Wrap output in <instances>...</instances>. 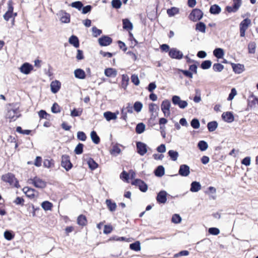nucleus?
<instances>
[{
	"mask_svg": "<svg viewBox=\"0 0 258 258\" xmlns=\"http://www.w3.org/2000/svg\"><path fill=\"white\" fill-rule=\"evenodd\" d=\"M84 145L82 143H79L76 147L74 150L75 153L77 155L82 154L83 152Z\"/></svg>",
	"mask_w": 258,
	"mask_h": 258,
	"instance_id": "49",
	"label": "nucleus"
},
{
	"mask_svg": "<svg viewBox=\"0 0 258 258\" xmlns=\"http://www.w3.org/2000/svg\"><path fill=\"white\" fill-rule=\"evenodd\" d=\"M171 106L170 102L168 100H164L161 105V110L165 117L169 116L170 114V108Z\"/></svg>",
	"mask_w": 258,
	"mask_h": 258,
	"instance_id": "6",
	"label": "nucleus"
},
{
	"mask_svg": "<svg viewBox=\"0 0 258 258\" xmlns=\"http://www.w3.org/2000/svg\"><path fill=\"white\" fill-rule=\"evenodd\" d=\"M168 154L170 159L174 161H176L179 156L178 153L177 151L172 150H169L168 152Z\"/></svg>",
	"mask_w": 258,
	"mask_h": 258,
	"instance_id": "35",
	"label": "nucleus"
},
{
	"mask_svg": "<svg viewBox=\"0 0 258 258\" xmlns=\"http://www.w3.org/2000/svg\"><path fill=\"white\" fill-rule=\"evenodd\" d=\"M218 127V123L216 121L209 122L207 124V127L209 132L215 131Z\"/></svg>",
	"mask_w": 258,
	"mask_h": 258,
	"instance_id": "34",
	"label": "nucleus"
},
{
	"mask_svg": "<svg viewBox=\"0 0 258 258\" xmlns=\"http://www.w3.org/2000/svg\"><path fill=\"white\" fill-rule=\"evenodd\" d=\"M23 191L27 197L31 199H34L37 196V191L35 189L25 187L23 188Z\"/></svg>",
	"mask_w": 258,
	"mask_h": 258,
	"instance_id": "15",
	"label": "nucleus"
},
{
	"mask_svg": "<svg viewBox=\"0 0 258 258\" xmlns=\"http://www.w3.org/2000/svg\"><path fill=\"white\" fill-rule=\"evenodd\" d=\"M203 16V12L199 9H195L192 10L189 15V19L194 21L196 22L200 20Z\"/></svg>",
	"mask_w": 258,
	"mask_h": 258,
	"instance_id": "3",
	"label": "nucleus"
},
{
	"mask_svg": "<svg viewBox=\"0 0 258 258\" xmlns=\"http://www.w3.org/2000/svg\"><path fill=\"white\" fill-rule=\"evenodd\" d=\"M4 237L8 240H11L14 237V234L12 231L7 230L4 232Z\"/></svg>",
	"mask_w": 258,
	"mask_h": 258,
	"instance_id": "47",
	"label": "nucleus"
},
{
	"mask_svg": "<svg viewBox=\"0 0 258 258\" xmlns=\"http://www.w3.org/2000/svg\"><path fill=\"white\" fill-rule=\"evenodd\" d=\"M256 43L254 42H250L248 44V52L251 54L255 53Z\"/></svg>",
	"mask_w": 258,
	"mask_h": 258,
	"instance_id": "44",
	"label": "nucleus"
},
{
	"mask_svg": "<svg viewBox=\"0 0 258 258\" xmlns=\"http://www.w3.org/2000/svg\"><path fill=\"white\" fill-rule=\"evenodd\" d=\"M221 11V8L217 5H213L211 6L210 12L212 14H218Z\"/></svg>",
	"mask_w": 258,
	"mask_h": 258,
	"instance_id": "31",
	"label": "nucleus"
},
{
	"mask_svg": "<svg viewBox=\"0 0 258 258\" xmlns=\"http://www.w3.org/2000/svg\"><path fill=\"white\" fill-rule=\"evenodd\" d=\"M91 138L94 143L98 144L100 143V138L95 131H92L91 133Z\"/></svg>",
	"mask_w": 258,
	"mask_h": 258,
	"instance_id": "36",
	"label": "nucleus"
},
{
	"mask_svg": "<svg viewBox=\"0 0 258 258\" xmlns=\"http://www.w3.org/2000/svg\"><path fill=\"white\" fill-rule=\"evenodd\" d=\"M41 207L45 211L51 210L52 204L48 201H44L42 203Z\"/></svg>",
	"mask_w": 258,
	"mask_h": 258,
	"instance_id": "43",
	"label": "nucleus"
},
{
	"mask_svg": "<svg viewBox=\"0 0 258 258\" xmlns=\"http://www.w3.org/2000/svg\"><path fill=\"white\" fill-rule=\"evenodd\" d=\"M147 146L146 144L138 142L137 143V152L141 156H144L147 152Z\"/></svg>",
	"mask_w": 258,
	"mask_h": 258,
	"instance_id": "13",
	"label": "nucleus"
},
{
	"mask_svg": "<svg viewBox=\"0 0 258 258\" xmlns=\"http://www.w3.org/2000/svg\"><path fill=\"white\" fill-rule=\"evenodd\" d=\"M123 28L126 30H131L133 28L132 23L127 19L122 20Z\"/></svg>",
	"mask_w": 258,
	"mask_h": 258,
	"instance_id": "25",
	"label": "nucleus"
},
{
	"mask_svg": "<svg viewBox=\"0 0 258 258\" xmlns=\"http://www.w3.org/2000/svg\"><path fill=\"white\" fill-rule=\"evenodd\" d=\"M251 23V20L248 18H246L240 23V35L241 37L245 36V31Z\"/></svg>",
	"mask_w": 258,
	"mask_h": 258,
	"instance_id": "5",
	"label": "nucleus"
},
{
	"mask_svg": "<svg viewBox=\"0 0 258 258\" xmlns=\"http://www.w3.org/2000/svg\"><path fill=\"white\" fill-rule=\"evenodd\" d=\"M178 173L182 176H187L190 173L189 167L185 164L181 165Z\"/></svg>",
	"mask_w": 258,
	"mask_h": 258,
	"instance_id": "17",
	"label": "nucleus"
},
{
	"mask_svg": "<svg viewBox=\"0 0 258 258\" xmlns=\"http://www.w3.org/2000/svg\"><path fill=\"white\" fill-rule=\"evenodd\" d=\"M179 13V9L176 7H172L167 10V13L169 17H172Z\"/></svg>",
	"mask_w": 258,
	"mask_h": 258,
	"instance_id": "42",
	"label": "nucleus"
},
{
	"mask_svg": "<svg viewBox=\"0 0 258 258\" xmlns=\"http://www.w3.org/2000/svg\"><path fill=\"white\" fill-rule=\"evenodd\" d=\"M16 132L23 135H29L31 131L28 130H23L21 126H18L16 128Z\"/></svg>",
	"mask_w": 258,
	"mask_h": 258,
	"instance_id": "58",
	"label": "nucleus"
},
{
	"mask_svg": "<svg viewBox=\"0 0 258 258\" xmlns=\"http://www.w3.org/2000/svg\"><path fill=\"white\" fill-rule=\"evenodd\" d=\"M51 111L53 113H56L60 111L59 106L57 103H54L51 107Z\"/></svg>",
	"mask_w": 258,
	"mask_h": 258,
	"instance_id": "61",
	"label": "nucleus"
},
{
	"mask_svg": "<svg viewBox=\"0 0 258 258\" xmlns=\"http://www.w3.org/2000/svg\"><path fill=\"white\" fill-rule=\"evenodd\" d=\"M104 116L107 121L111 120H114L117 118V115L115 113H113L110 111H107L104 113Z\"/></svg>",
	"mask_w": 258,
	"mask_h": 258,
	"instance_id": "26",
	"label": "nucleus"
},
{
	"mask_svg": "<svg viewBox=\"0 0 258 258\" xmlns=\"http://www.w3.org/2000/svg\"><path fill=\"white\" fill-rule=\"evenodd\" d=\"M213 69L215 72H221L224 69V66L219 63H214Z\"/></svg>",
	"mask_w": 258,
	"mask_h": 258,
	"instance_id": "48",
	"label": "nucleus"
},
{
	"mask_svg": "<svg viewBox=\"0 0 258 258\" xmlns=\"http://www.w3.org/2000/svg\"><path fill=\"white\" fill-rule=\"evenodd\" d=\"M20 115V112L18 109H11L7 114V117L12 120H15Z\"/></svg>",
	"mask_w": 258,
	"mask_h": 258,
	"instance_id": "12",
	"label": "nucleus"
},
{
	"mask_svg": "<svg viewBox=\"0 0 258 258\" xmlns=\"http://www.w3.org/2000/svg\"><path fill=\"white\" fill-rule=\"evenodd\" d=\"M197 95L194 98V101L196 103H199L201 101V98L200 96V92L198 89L196 90Z\"/></svg>",
	"mask_w": 258,
	"mask_h": 258,
	"instance_id": "62",
	"label": "nucleus"
},
{
	"mask_svg": "<svg viewBox=\"0 0 258 258\" xmlns=\"http://www.w3.org/2000/svg\"><path fill=\"white\" fill-rule=\"evenodd\" d=\"M75 77L79 79H84L86 74L84 71L81 69H77L74 71Z\"/></svg>",
	"mask_w": 258,
	"mask_h": 258,
	"instance_id": "22",
	"label": "nucleus"
},
{
	"mask_svg": "<svg viewBox=\"0 0 258 258\" xmlns=\"http://www.w3.org/2000/svg\"><path fill=\"white\" fill-rule=\"evenodd\" d=\"M155 175L157 177H162L165 174V169L163 166H158L154 171Z\"/></svg>",
	"mask_w": 258,
	"mask_h": 258,
	"instance_id": "29",
	"label": "nucleus"
},
{
	"mask_svg": "<svg viewBox=\"0 0 258 258\" xmlns=\"http://www.w3.org/2000/svg\"><path fill=\"white\" fill-rule=\"evenodd\" d=\"M92 31L93 33V35L95 37H97L98 36L100 35L102 33V30L97 29L95 26L92 28Z\"/></svg>",
	"mask_w": 258,
	"mask_h": 258,
	"instance_id": "55",
	"label": "nucleus"
},
{
	"mask_svg": "<svg viewBox=\"0 0 258 258\" xmlns=\"http://www.w3.org/2000/svg\"><path fill=\"white\" fill-rule=\"evenodd\" d=\"M87 162L91 170H94L98 167V164L92 158L89 159Z\"/></svg>",
	"mask_w": 258,
	"mask_h": 258,
	"instance_id": "46",
	"label": "nucleus"
},
{
	"mask_svg": "<svg viewBox=\"0 0 258 258\" xmlns=\"http://www.w3.org/2000/svg\"><path fill=\"white\" fill-rule=\"evenodd\" d=\"M212 65V61L210 60H204L201 64V67L203 70L209 69Z\"/></svg>",
	"mask_w": 258,
	"mask_h": 258,
	"instance_id": "45",
	"label": "nucleus"
},
{
	"mask_svg": "<svg viewBox=\"0 0 258 258\" xmlns=\"http://www.w3.org/2000/svg\"><path fill=\"white\" fill-rule=\"evenodd\" d=\"M143 107L142 103L140 101H136L134 105V109L137 112L141 111Z\"/></svg>",
	"mask_w": 258,
	"mask_h": 258,
	"instance_id": "51",
	"label": "nucleus"
},
{
	"mask_svg": "<svg viewBox=\"0 0 258 258\" xmlns=\"http://www.w3.org/2000/svg\"><path fill=\"white\" fill-rule=\"evenodd\" d=\"M82 110L81 109H74L71 113V115L72 116H79L81 115Z\"/></svg>",
	"mask_w": 258,
	"mask_h": 258,
	"instance_id": "60",
	"label": "nucleus"
},
{
	"mask_svg": "<svg viewBox=\"0 0 258 258\" xmlns=\"http://www.w3.org/2000/svg\"><path fill=\"white\" fill-rule=\"evenodd\" d=\"M59 15L60 16V21L62 23H68L70 21V15L69 14L65 12L64 11H61L59 12Z\"/></svg>",
	"mask_w": 258,
	"mask_h": 258,
	"instance_id": "21",
	"label": "nucleus"
},
{
	"mask_svg": "<svg viewBox=\"0 0 258 258\" xmlns=\"http://www.w3.org/2000/svg\"><path fill=\"white\" fill-rule=\"evenodd\" d=\"M130 248L133 250L138 251L141 250L140 242L139 241H137L134 243H131L130 245Z\"/></svg>",
	"mask_w": 258,
	"mask_h": 258,
	"instance_id": "39",
	"label": "nucleus"
},
{
	"mask_svg": "<svg viewBox=\"0 0 258 258\" xmlns=\"http://www.w3.org/2000/svg\"><path fill=\"white\" fill-rule=\"evenodd\" d=\"M112 42V38L106 35L103 36L98 39L99 44L102 46H108Z\"/></svg>",
	"mask_w": 258,
	"mask_h": 258,
	"instance_id": "14",
	"label": "nucleus"
},
{
	"mask_svg": "<svg viewBox=\"0 0 258 258\" xmlns=\"http://www.w3.org/2000/svg\"><path fill=\"white\" fill-rule=\"evenodd\" d=\"M237 91L235 88H232L231 90V92L229 94L227 100L229 101L232 100L234 97L236 95Z\"/></svg>",
	"mask_w": 258,
	"mask_h": 258,
	"instance_id": "59",
	"label": "nucleus"
},
{
	"mask_svg": "<svg viewBox=\"0 0 258 258\" xmlns=\"http://www.w3.org/2000/svg\"><path fill=\"white\" fill-rule=\"evenodd\" d=\"M110 152L111 155L116 156L120 153L121 149L119 148L118 144H115L112 146Z\"/></svg>",
	"mask_w": 258,
	"mask_h": 258,
	"instance_id": "30",
	"label": "nucleus"
},
{
	"mask_svg": "<svg viewBox=\"0 0 258 258\" xmlns=\"http://www.w3.org/2000/svg\"><path fill=\"white\" fill-rule=\"evenodd\" d=\"M191 126L195 129L199 128L200 124L199 120L197 118H194L190 122Z\"/></svg>",
	"mask_w": 258,
	"mask_h": 258,
	"instance_id": "53",
	"label": "nucleus"
},
{
	"mask_svg": "<svg viewBox=\"0 0 258 258\" xmlns=\"http://www.w3.org/2000/svg\"><path fill=\"white\" fill-rule=\"evenodd\" d=\"M132 82L136 86L138 85L140 83V81L137 75H133L131 76Z\"/></svg>",
	"mask_w": 258,
	"mask_h": 258,
	"instance_id": "63",
	"label": "nucleus"
},
{
	"mask_svg": "<svg viewBox=\"0 0 258 258\" xmlns=\"http://www.w3.org/2000/svg\"><path fill=\"white\" fill-rule=\"evenodd\" d=\"M201 188V185L199 182L193 181L191 183L190 191L192 192H198Z\"/></svg>",
	"mask_w": 258,
	"mask_h": 258,
	"instance_id": "28",
	"label": "nucleus"
},
{
	"mask_svg": "<svg viewBox=\"0 0 258 258\" xmlns=\"http://www.w3.org/2000/svg\"><path fill=\"white\" fill-rule=\"evenodd\" d=\"M111 4L113 8L119 9L121 6V2L120 0H112Z\"/></svg>",
	"mask_w": 258,
	"mask_h": 258,
	"instance_id": "56",
	"label": "nucleus"
},
{
	"mask_svg": "<svg viewBox=\"0 0 258 258\" xmlns=\"http://www.w3.org/2000/svg\"><path fill=\"white\" fill-rule=\"evenodd\" d=\"M146 126L144 123L141 122L138 123L136 127V132L138 134L143 133L145 130Z\"/></svg>",
	"mask_w": 258,
	"mask_h": 258,
	"instance_id": "37",
	"label": "nucleus"
},
{
	"mask_svg": "<svg viewBox=\"0 0 258 258\" xmlns=\"http://www.w3.org/2000/svg\"><path fill=\"white\" fill-rule=\"evenodd\" d=\"M106 204L107 208L111 212H114L115 211L116 208V204L115 203H112L111 200H106Z\"/></svg>",
	"mask_w": 258,
	"mask_h": 258,
	"instance_id": "33",
	"label": "nucleus"
},
{
	"mask_svg": "<svg viewBox=\"0 0 258 258\" xmlns=\"http://www.w3.org/2000/svg\"><path fill=\"white\" fill-rule=\"evenodd\" d=\"M198 147L202 151L206 150L208 147L207 143L204 141H200L198 144Z\"/></svg>",
	"mask_w": 258,
	"mask_h": 258,
	"instance_id": "41",
	"label": "nucleus"
},
{
	"mask_svg": "<svg viewBox=\"0 0 258 258\" xmlns=\"http://www.w3.org/2000/svg\"><path fill=\"white\" fill-rule=\"evenodd\" d=\"M77 138L79 140L85 141L87 139V137L83 132L79 131L77 133Z\"/></svg>",
	"mask_w": 258,
	"mask_h": 258,
	"instance_id": "54",
	"label": "nucleus"
},
{
	"mask_svg": "<svg viewBox=\"0 0 258 258\" xmlns=\"http://www.w3.org/2000/svg\"><path fill=\"white\" fill-rule=\"evenodd\" d=\"M104 74L108 77H115L117 75V71L113 68H107L105 70Z\"/></svg>",
	"mask_w": 258,
	"mask_h": 258,
	"instance_id": "24",
	"label": "nucleus"
},
{
	"mask_svg": "<svg viewBox=\"0 0 258 258\" xmlns=\"http://www.w3.org/2000/svg\"><path fill=\"white\" fill-rule=\"evenodd\" d=\"M210 234L214 235H217L220 233V230L217 228L212 227L210 228L208 230Z\"/></svg>",
	"mask_w": 258,
	"mask_h": 258,
	"instance_id": "57",
	"label": "nucleus"
},
{
	"mask_svg": "<svg viewBox=\"0 0 258 258\" xmlns=\"http://www.w3.org/2000/svg\"><path fill=\"white\" fill-rule=\"evenodd\" d=\"M69 42L70 44H72L76 48H78L79 47V39L76 36H71L69 38Z\"/></svg>",
	"mask_w": 258,
	"mask_h": 258,
	"instance_id": "27",
	"label": "nucleus"
},
{
	"mask_svg": "<svg viewBox=\"0 0 258 258\" xmlns=\"http://www.w3.org/2000/svg\"><path fill=\"white\" fill-rule=\"evenodd\" d=\"M71 6L73 8H75L78 10H81L83 8V4L80 1H77L75 2H73L71 4Z\"/></svg>",
	"mask_w": 258,
	"mask_h": 258,
	"instance_id": "52",
	"label": "nucleus"
},
{
	"mask_svg": "<svg viewBox=\"0 0 258 258\" xmlns=\"http://www.w3.org/2000/svg\"><path fill=\"white\" fill-rule=\"evenodd\" d=\"M133 185L139 186L140 190L142 192H146L148 189L147 184L140 179H136L132 182Z\"/></svg>",
	"mask_w": 258,
	"mask_h": 258,
	"instance_id": "11",
	"label": "nucleus"
},
{
	"mask_svg": "<svg viewBox=\"0 0 258 258\" xmlns=\"http://www.w3.org/2000/svg\"><path fill=\"white\" fill-rule=\"evenodd\" d=\"M28 182L30 184H33L36 188H44L46 186V182L37 176L28 179Z\"/></svg>",
	"mask_w": 258,
	"mask_h": 258,
	"instance_id": "2",
	"label": "nucleus"
},
{
	"mask_svg": "<svg viewBox=\"0 0 258 258\" xmlns=\"http://www.w3.org/2000/svg\"><path fill=\"white\" fill-rule=\"evenodd\" d=\"M232 6H227L226 10L229 13H235L238 11L242 4L241 0H233Z\"/></svg>",
	"mask_w": 258,
	"mask_h": 258,
	"instance_id": "9",
	"label": "nucleus"
},
{
	"mask_svg": "<svg viewBox=\"0 0 258 258\" xmlns=\"http://www.w3.org/2000/svg\"><path fill=\"white\" fill-rule=\"evenodd\" d=\"M172 102L175 105H178L179 108L184 109L187 106L188 103L186 101L181 100L178 96L174 95L172 98Z\"/></svg>",
	"mask_w": 258,
	"mask_h": 258,
	"instance_id": "7",
	"label": "nucleus"
},
{
	"mask_svg": "<svg viewBox=\"0 0 258 258\" xmlns=\"http://www.w3.org/2000/svg\"><path fill=\"white\" fill-rule=\"evenodd\" d=\"M33 70V66L28 62L23 63L20 68V72L24 74L28 75Z\"/></svg>",
	"mask_w": 258,
	"mask_h": 258,
	"instance_id": "16",
	"label": "nucleus"
},
{
	"mask_svg": "<svg viewBox=\"0 0 258 258\" xmlns=\"http://www.w3.org/2000/svg\"><path fill=\"white\" fill-rule=\"evenodd\" d=\"M181 221V218L179 216V215L177 214H174L173 215L171 219L172 222L175 224L179 223Z\"/></svg>",
	"mask_w": 258,
	"mask_h": 258,
	"instance_id": "50",
	"label": "nucleus"
},
{
	"mask_svg": "<svg viewBox=\"0 0 258 258\" xmlns=\"http://www.w3.org/2000/svg\"><path fill=\"white\" fill-rule=\"evenodd\" d=\"M233 71L236 74H240L244 71V66L239 63H232Z\"/></svg>",
	"mask_w": 258,
	"mask_h": 258,
	"instance_id": "23",
	"label": "nucleus"
},
{
	"mask_svg": "<svg viewBox=\"0 0 258 258\" xmlns=\"http://www.w3.org/2000/svg\"><path fill=\"white\" fill-rule=\"evenodd\" d=\"M169 55L172 58L180 59L183 57V53L176 48H172L169 51Z\"/></svg>",
	"mask_w": 258,
	"mask_h": 258,
	"instance_id": "10",
	"label": "nucleus"
},
{
	"mask_svg": "<svg viewBox=\"0 0 258 258\" xmlns=\"http://www.w3.org/2000/svg\"><path fill=\"white\" fill-rule=\"evenodd\" d=\"M8 11L4 15V18L6 21H9L10 18L15 17L17 15V13H13V2L12 1H9L8 3Z\"/></svg>",
	"mask_w": 258,
	"mask_h": 258,
	"instance_id": "4",
	"label": "nucleus"
},
{
	"mask_svg": "<svg viewBox=\"0 0 258 258\" xmlns=\"http://www.w3.org/2000/svg\"><path fill=\"white\" fill-rule=\"evenodd\" d=\"M112 231V227L111 225H105L103 233L105 234H109Z\"/></svg>",
	"mask_w": 258,
	"mask_h": 258,
	"instance_id": "64",
	"label": "nucleus"
},
{
	"mask_svg": "<svg viewBox=\"0 0 258 258\" xmlns=\"http://www.w3.org/2000/svg\"><path fill=\"white\" fill-rule=\"evenodd\" d=\"M167 192L164 190L160 191L157 196V201L160 204H165L167 201Z\"/></svg>",
	"mask_w": 258,
	"mask_h": 258,
	"instance_id": "18",
	"label": "nucleus"
},
{
	"mask_svg": "<svg viewBox=\"0 0 258 258\" xmlns=\"http://www.w3.org/2000/svg\"><path fill=\"white\" fill-rule=\"evenodd\" d=\"M87 223V219L85 216L80 215L77 219V223L81 226H85Z\"/></svg>",
	"mask_w": 258,
	"mask_h": 258,
	"instance_id": "40",
	"label": "nucleus"
},
{
	"mask_svg": "<svg viewBox=\"0 0 258 258\" xmlns=\"http://www.w3.org/2000/svg\"><path fill=\"white\" fill-rule=\"evenodd\" d=\"M61 83L57 80L52 81L50 84L51 91L53 93H57L60 89Z\"/></svg>",
	"mask_w": 258,
	"mask_h": 258,
	"instance_id": "20",
	"label": "nucleus"
},
{
	"mask_svg": "<svg viewBox=\"0 0 258 258\" xmlns=\"http://www.w3.org/2000/svg\"><path fill=\"white\" fill-rule=\"evenodd\" d=\"M213 54L217 58H221L223 56L224 52L223 49L217 48L214 50Z\"/></svg>",
	"mask_w": 258,
	"mask_h": 258,
	"instance_id": "32",
	"label": "nucleus"
},
{
	"mask_svg": "<svg viewBox=\"0 0 258 258\" xmlns=\"http://www.w3.org/2000/svg\"><path fill=\"white\" fill-rule=\"evenodd\" d=\"M2 180L4 182L9 183L10 185L15 187L18 188L20 186L18 180L12 173H8L3 175Z\"/></svg>",
	"mask_w": 258,
	"mask_h": 258,
	"instance_id": "1",
	"label": "nucleus"
},
{
	"mask_svg": "<svg viewBox=\"0 0 258 258\" xmlns=\"http://www.w3.org/2000/svg\"><path fill=\"white\" fill-rule=\"evenodd\" d=\"M196 29L202 33H205L206 26L203 22H199L196 24Z\"/></svg>",
	"mask_w": 258,
	"mask_h": 258,
	"instance_id": "38",
	"label": "nucleus"
},
{
	"mask_svg": "<svg viewBox=\"0 0 258 258\" xmlns=\"http://www.w3.org/2000/svg\"><path fill=\"white\" fill-rule=\"evenodd\" d=\"M61 165L67 171L70 170L73 167V164L70 161V157L68 155H63L61 157Z\"/></svg>",
	"mask_w": 258,
	"mask_h": 258,
	"instance_id": "8",
	"label": "nucleus"
},
{
	"mask_svg": "<svg viewBox=\"0 0 258 258\" xmlns=\"http://www.w3.org/2000/svg\"><path fill=\"white\" fill-rule=\"evenodd\" d=\"M222 117L225 121L228 123H231L234 120V115L231 112L228 111L223 113Z\"/></svg>",
	"mask_w": 258,
	"mask_h": 258,
	"instance_id": "19",
	"label": "nucleus"
}]
</instances>
